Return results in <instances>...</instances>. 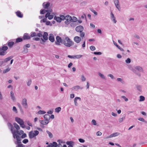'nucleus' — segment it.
<instances>
[{
    "instance_id": "50",
    "label": "nucleus",
    "mask_w": 147,
    "mask_h": 147,
    "mask_svg": "<svg viewBox=\"0 0 147 147\" xmlns=\"http://www.w3.org/2000/svg\"><path fill=\"white\" fill-rule=\"evenodd\" d=\"M90 10L93 13H94V14L96 15H97V13L94 9H90Z\"/></svg>"
},
{
    "instance_id": "58",
    "label": "nucleus",
    "mask_w": 147,
    "mask_h": 147,
    "mask_svg": "<svg viewBox=\"0 0 147 147\" xmlns=\"http://www.w3.org/2000/svg\"><path fill=\"white\" fill-rule=\"evenodd\" d=\"M81 79L82 81L84 82L86 80V78L83 75H82Z\"/></svg>"
},
{
    "instance_id": "49",
    "label": "nucleus",
    "mask_w": 147,
    "mask_h": 147,
    "mask_svg": "<svg viewBox=\"0 0 147 147\" xmlns=\"http://www.w3.org/2000/svg\"><path fill=\"white\" fill-rule=\"evenodd\" d=\"M0 63L1 66L2 65H3V66H5L6 65V64H5V63L4 61V60H3V61H0Z\"/></svg>"
},
{
    "instance_id": "1",
    "label": "nucleus",
    "mask_w": 147,
    "mask_h": 147,
    "mask_svg": "<svg viewBox=\"0 0 147 147\" xmlns=\"http://www.w3.org/2000/svg\"><path fill=\"white\" fill-rule=\"evenodd\" d=\"M56 39V41L55 43L56 45H60V43H61L66 47H70L74 44V42L67 36L65 37V39H62L60 36H57Z\"/></svg>"
},
{
    "instance_id": "31",
    "label": "nucleus",
    "mask_w": 147,
    "mask_h": 147,
    "mask_svg": "<svg viewBox=\"0 0 147 147\" xmlns=\"http://www.w3.org/2000/svg\"><path fill=\"white\" fill-rule=\"evenodd\" d=\"M136 86L137 88V89L140 92H141L142 91V88L141 86L139 85H136Z\"/></svg>"
},
{
    "instance_id": "37",
    "label": "nucleus",
    "mask_w": 147,
    "mask_h": 147,
    "mask_svg": "<svg viewBox=\"0 0 147 147\" xmlns=\"http://www.w3.org/2000/svg\"><path fill=\"white\" fill-rule=\"evenodd\" d=\"M47 10L45 9H42L40 11V14H43L47 12Z\"/></svg>"
},
{
    "instance_id": "25",
    "label": "nucleus",
    "mask_w": 147,
    "mask_h": 147,
    "mask_svg": "<svg viewBox=\"0 0 147 147\" xmlns=\"http://www.w3.org/2000/svg\"><path fill=\"white\" fill-rule=\"evenodd\" d=\"M54 19L56 20L57 22L60 23L61 22V20L60 17L55 16L54 17Z\"/></svg>"
},
{
    "instance_id": "29",
    "label": "nucleus",
    "mask_w": 147,
    "mask_h": 147,
    "mask_svg": "<svg viewBox=\"0 0 147 147\" xmlns=\"http://www.w3.org/2000/svg\"><path fill=\"white\" fill-rule=\"evenodd\" d=\"M13 125L14 127L16 128L17 130H18L20 129V127L19 125L17 124L16 123H13Z\"/></svg>"
},
{
    "instance_id": "24",
    "label": "nucleus",
    "mask_w": 147,
    "mask_h": 147,
    "mask_svg": "<svg viewBox=\"0 0 147 147\" xmlns=\"http://www.w3.org/2000/svg\"><path fill=\"white\" fill-rule=\"evenodd\" d=\"M45 2L44 3L42 4V5L44 8L47 9L49 6L50 3L49 2H47L46 4H45Z\"/></svg>"
},
{
    "instance_id": "13",
    "label": "nucleus",
    "mask_w": 147,
    "mask_h": 147,
    "mask_svg": "<svg viewBox=\"0 0 147 147\" xmlns=\"http://www.w3.org/2000/svg\"><path fill=\"white\" fill-rule=\"evenodd\" d=\"M15 13L18 17L21 18H23V14L20 11L18 10Z\"/></svg>"
},
{
    "instance_id": "62",
    "label": "nucleus",
    "mask_w": 147,
    "mask_h": 147,
    "mask_svg": "<svg viewBox=\"0 0 147 147\" xmlns=\"http://www.w3.org/2000/svg\"><path fill=\"white\" fill-rule=\"evenodd\" d=\"M53 16H54L53 15L50 14L49 17H48V19L49 20H51L53 18Z\"/></svg>"
},
{
    "instance_id": "7",
    "label": "nucleus",
    "mask_w": 147,
    "mask_h": 147,
    "mask_svg": "<svg viewBox=\"0 0 147 147\" xmlns=\"http://www.w3.org/2000/svg\"><path fill=\"white\" fill-rule=\"evenodd\" d=\"M82 55H67V57L71 59H80L81 58Z\"/></svg>"
},
{
    "instance_id": "19",
    "label": "nucleus",
    "mask_w": 147,
    "mask_h": 147,
    "mask_svg": "<svg viewBox=\"0 0 147 147\" xmlns=\"http://www.w3.org/2000/svg\"><path fill=\"white\" fill-rule=\"evenodd\" d=\"M13 58V56H10L5 59L3 60H4V62L6 64L8 61H10Z\"/></svg>"
},
{
    "instance_id": "41",
    "label": "nucleus",
    "mask_w": 147,
    "mask_h": 147,
    "mask_svg": "<svg viewBox=\"0 0 147 147\" xmlns=\"http://www.w3.org/2000/svg\"><path fill=\"white\" fill-rule=\"evenodd\" d=\"M52 145L53 147H57L58 146L57 143L55 142H53V143H52Z\"/></svg>"
},
{
    "instance_id": "64",
    "label": "nucleus",
    "mask_w": 147,
    "mask_h": 147,
    "mask_svg": "<svg viewBox=\"0 0 147 147\" xmlns=\"http://www.w3.org/2000/svg\"><path fill=\"white\" fill-rule=\"evenodd\" d=\"M16 147H25V146L22 144H18Z\"/></svg>"
},
{
    "instance_id": "30",
    "label": "nucleus",
    "mask_w": 147,
    "mask_h": 147,
    "mask_svg": "<svg viewBox=\"0 0 147 147\" xmlns=\"http://www.w3.org/2000/svg\"><path fill=\"white\" fill-rule=\"evenodd\" d=\"M7 125L8 127H11V132H12L13 131V127L12 125L9 122H8L7 123Z\"/></svg>"
},
{
    "instance_id": "51",
    "label": "nucleus",
    "mask_w": 147,
    "mask_h": 147,
    "mask_svg": "<svg viewBox=\"0 0 147 147\" xmlns=\"http://www.w3.org/2000/svg\"><path fill=\"white\" fill-rule=\"evenodd\" d=\"M32 82V81L31 79H29L28 80V81L27 83V85L28 86H29L31 84Z\"/></svg>"
},
{
    "instance_id": "34",
    "label": "nucleus",
    "mask_w": 147,
    "mask_h": 147,
    "mask_svg": "<svg viewBox=\"0 0 147 147\" xmlns=\"http://www.w3.org/2000/svg\"><path fill=\"white\" fill-rule=\"evenodd\" d=\"M47 133L48 134L49 137L51 138L53 137V135L48 130H47L46 131Z\"/></svg>"
},
{
    "instance_id": "18",
    "label": "nucleus",
    "mask_w": 147,
    "mask_h": 147,
    "mask_svg": "<svg viewBox=\"0 0 147 147\" xmlns=\"http://www.w3.org/2000/svg\"><path fill=\"white\" fill-rule=\"evenodd\" d=\"M66 144L69 145L68 146H73L74 144V142L72 141H67L66 142Z\"/></svg>"
},
{
    "instance_id": "5",
    "label": "nucleus",
    "mask_w": 147,
    "mask_h": 147,
    "mask_svg": "<svg viewBox=\"0 0 147 147\" xmlns=\"http://www.w3.org/2000/svg\"><path fill=\"white\" fill-rule=\"evenodd\" d=\"M72 20V18L71 16L69 15H67L66 16V20L65 21V23L66 24L68 25L70 22H71Z\"/></svg>"
},
{
    "instance_id": "48",
    "label": "nucleus",
    "mask_w": 147,
    "mask_h": 147,
    "mask_svg": "<svg viewBox=\"0 0 147 147\" xmlns=\"http://www.w3.org/2000/svg\"><path fill=\"white\" fill-rule=\"evenodd\" d=\"M10 69V68H8L6 69H5L3 71V73L4 74H5L6 73H7L9 71Z\"/></svg>"
},
{
    "instance_id": "22",
    "label": "nucleus",
    "mask_w": 147,
    "mask_h": 147,
    "mask_svg": "<svg viewBox=\"0 0 147 147\" xmlns=\"http://www.w3.org/2000/svg\"><path fill=\"white\" fill-rule=\"evenodd\" d=\"M14 44V42L13 41H9L7 42V45L10 48L12 47Z\"/></svg>"
},
{
    "instance_id": "42",
    "label": "nucleus",
    "mask_w": 147,
    "mask_h": 147,
    "mask_svg": "<svg viewBox=\"0 0 147 147\" xmlns=\"http://www.w3.org/2000/svg\"><path fill=\"white\" fill-rule=\"evenodd\" d=\"M138 119L139 120L141 121L144 122L146 123H147V121H145L144 119L143 118H142V117L139 118H138Z\"/></svg>"
},
{
    "instance_id": "20",
    "label": "nucleus",
    "mask_w": 147,
    "mask_h": 147,
    "mask_svg": "<svg viewBox=\"0 0 147 147\" xmlns=\"http://www.w3.org/2000/svg\"><path fill=\"white\" fill-rule=\"evenodd\" d=\"M1 115L5 121H7L8 119V115L7 113L6 114H2Z\"/></svg>"
},
{
    "instance_id": "63",
    "label": "nucleus",
    "mask_w": 147,
    "mask_h": 147,
    "mask_svg": "<svg viewBox=\"0 0 147 147\" xmlns=\"http://www.w3.org/2000/svg\"><path fill=\"white\" fill-rule=\"evenodd\" d=\"M92 123L94 125H96V121L94 119H93L92 121Z\"/></svg>"
},
{
    "instance_id": "47",
    "label": "nucleus",
    "mask_w": 147,
    "mask_h": 147,
    "mask_svg": "<svg viewBox=\"0 0 147 147\" xmlns=\"http://www.w3.org/2000/svg\"><path fill=\"white\" fill-rule=\"evenodd\" d=\"M20 127H21L22 128H24L25 127V125H24V121L22 122L20 124Z\"/></svg>"
},
{
    "instance_id": "4",
    "label": "nucleus",
    "mask_w": 147,
    "mask_h": 147,
    "mask_svg": "<svg viewBox=\"0 0 147 147\" xmlns=\"http://www.w3.org/2000/svg\"><path fill=\"white\" fill-rule=\"evenodd\" d=\"M39 133V131L37 130L34 131V133L32 131H30L28 134L29 136L30 139H32L38 135Z\"/></svg>"
},
{
    "instance_id": "61",
    "label": "nucleus",
    "mask_w": 147,
    "mask_h": 147,
    "mask_svg": "<svg viewBox=\"0 0 147 147\" xmlns=\"http://www.w3.org/2000/svg\"><path fill=\"white\" fill-rule=\"evenodd\" d=\"M26 136H27V135H26V134L25 133H24L21 136V138H25L26 137Z\"/></svg>"
},
{
    "instance_id": "15",
    "label": "nucleus",
    "mask_w": 147,
    "mask_h": 147,
    "mask_svg": "<svg viewBox=\"0 0 147 147\" xmlns=\"http://www.w3.org/2000/svg\"><path fill=\"white\" fill-rule=\"evenodd\" d=\"M74 40L77 43H79L81 40L80 37L78 36H76L74 38Z\"/></svg>"
},
{
    "instance_id": "14",
    "label": "nucleus",
    "mask_w": 147,
    "mask_h": 147,
    "mask_svg": "<svg viewBox=\"0 0 147 147\" xmlns=\"http://www.w3.org/2000/svg\"><path fill=\"white\" fill-rule=\"evenodd\" d=\"M78 100L80 101L81 100V98L80 97H76L74 98V104L76 106H77L78 105V104L77 102V101Z\"/></svg>"
},
{
    "instance_id": "52",
    "label": "nucleus",
    "mask_w": 147,
    "mask_h": 147,
    "mask_svg": "<svg viewBox=\"0 0 147 147\" xmlns=\"http://www.w3.org/2000/svg\"><path fill=\"white\" fill-rule=\"evenodd\" d=\"M126 63H129L131 62V59L129 58H128L125 61Z\"/></svg>"
},
{
    "instance_id": "3",
    "label": "nucleus",
    "mask_w": 147,
    "mask_h": 147,
    "mask_svg": "<svg viewBox=\"0 0 147 147\" xmlns=\"http://www.w3.org/2000/svg\"><path fill=\"white\" fill-rule=\"evenodd\" d=\"M8 49L7 46H3L0 47V55L4 56L7 53L6 51Z\"/></svg>"
},
{
    "instance_id": "9",
    "label": "nucleus",
    "mask_w": 147,
    "mask_h": 147,
    "mask_svg": "<svg viewBox=\"0 0 147 147\" xmlns=\"http://www.w3.org/2000/svg\"><path fill=\"white\" fill-rule=\"evenodd\" d=\"M84 30V27L80 25L77 26L75 29L78 32H81Z\"/></svg>"
},
{
    "instance_id": "11",
    "label": "nucleus",
    "mask_w": 147,
    "mask_h": 147,
    "mask_svg": "<svg viewBox=\"0 0 147 147\" xmlns=\"http://www.w3.org/2000/svg\"><path fill=\"white\" fill-rule=\"evenodd\" d=\"M114 2L116 8L119 11V9H120V5L119 0H114Z\"/></svg>"
},
{
    "instance_id": "27",
    "label": "nucleus",
    "mask_w": 147,
    "mask_h": 147,
    "mask_svg": "<svg viewBox=\"0 0 147 147\" xmlns=\"http://www.w3.org/2000/svg\"><path fill=\"white\" fill-rule=\"evenodd\" d=\"M49 115L48 114H45L44 116V118L45 119V120L47 121H49V119H48V117L49 118Z\"/></svg>"
},
{
    "instance_id": "23",
    "label": "nucleus",
    "mask_w": 147,
    "mask_h": 147,
    "mask_svg": "<svg viewBox=\"0 0 147 147\" xmlns=\"http://www.w3.org/2000/svg\"><path fill=\"white\" fill-rule=\"evenodd\" d=\"M23 38L21 37H18L16 39L15 43H18L22 42L23 41Z\"/></svg>"
},
{
    "instance_id": "60",
    "label": "nucleus",
    "mask_w": 147,
    "mask_h": 147,
    "mask_svg": "<svg viewBox=\"0 0 147 147\" xmlns=\"http://www.w3.org/2000/svg\"><path fill=\"white\" fill-rule=\"evenodd\" d=\"M90 50L91 51H94L96 49L95 47H94V46H91L90 47Z\"/></svg>"
},
{
    "instance_id": "55",
    "label": "nucleus",
    "mask_w": 147,
    "mask_h": 147,
    "mask_svg": "<svg viewBox=\"0 0 147 147\" xmlns=\"http://www.w3.org/2000/svg\"><path fill=\"white\" fill-rule=\"evenodd\" d=\"M28 142V139H24L22 141V142L25 144H26Z\"/></svg>"
},
{
    "instance_id": "16",
    "label": "nucleus",
    "mask_w": 147,
    "mask_h": 147,
    "mask_svg": "<svg viewBox=\"0 0 147 147\" xmlns=\"http://www.w3.org/2000/svg\"><path fill=\"white\" fill-rule=\"evenodd\" d=\"M12 134H13V137L14 138H15V136H16L17 134H19V131L18 130H15L13 131H13L11 132Z\"/></svg>"
},
{
    "instance_id": "56",
    "label": "nucleus",
    "mask_w": 147,
    "mask_h": 147,
    "mask_svg": "<svg viewBox=\"0 0 147 147\" xmlns=\"http://www.w3.org/2000/svg\"><path fill=\"white\" fill-rule=\"evenodd\" d=\"M87 3V2L86 1H83L82 2H81L80 3V5L81 6H84L86 5Z\"/></svg>"
},
{
    "instance_id": "53",
    "label": "nucleus",
    "mask_w": 147,
    "mask_h": 147,
    "mask_svg": "<svg viewBox=\"0 0 147 147\" xmlns=\"http://www.w3.org/2000/svg\"><path fill=\"white\" fill-rule=\"evenodd\" d=\"M46 24L47 25H50V26H52V24L50 23V22L49 21H46Z\"/></svg>"
},
{
    "instance_id": "33",
    "label": "nucleus",
    "mask_w": 147,
    "mask_h": 147,
    "mask_svg": "<svg viewBox=\"0 0 147 147\" xmlns=\"http://www.w3.org/2000/svg\"><path fill=\"white\" fill-rule=\"evenodd\" d=\"M39 33H37L36 34V36L39 37H40L42 36V32L41 31H39Z\"/></svg>"
},
{
    "instance_id": "40",
    "label": "nucleus",
    "mask_w": 147,
    "mask_h": 147,
    "mask_svg": "<svg viewBox=\"0 0 147 147\" xmlns=\"http://www.w3.org/2000/svg\"><path fill=\"white\" fill-rule=\"evenodd\" d=\"M38 113L39 114H43L45 113L46 112L45 111L40 110L38 111Z\"/></svg>"
},
{
    "instance_id": "43",
    "label": "nucleus",
    "mask_w": 147,
    "mask_h": 147,
    "mask_svg": "<svg viewBox=\"0 0 147 147\" xmlns=\"http://www.w3.org/2000/svg\"><path fill=\"white\" fill-rule=\"evenodd\" d=\"M99 76L102 79H105V77L104 75L101 73H98Z\"/></svg>"
},
{
    "instance_id": "38",
    "label": "nucleus",
    "mask_w": 147,
    "mask_h": 147,
    "mask_svg": "<svg viewBox=\"0 0 147 147\" xmlns=\"http://www.w3.org/2000/svg\"><path fill=\"white\" fill-rule=\"evenodd\" d=\"M27 48H26L24 46L23 48L24 49L23 52L25 53H27L28 52V49Z\"/></svg>"
},
{
    "instance_id": "17",
    "label": "nucleus",
    "mask_w": 147,
    "mask_h": 147,
    "mask_svg": "<svg viewBox=\"0 0 147 147\" xmlns=\"http://www.w3.org/2000/svg\"><path fill=\"white\" fill-rule=\"evenodd\" d=\"M15 121L19 124L24 121L23 120L18 117H15Z\"/></svg>"
},
{
    "instance_id": "54",
    "label": "nucleus",
    "mask_w": 147,
    "mask_h": 147,
    "mask_svg": "<svg viewBox=\"0 0 147 147\" xmlns=\"http://www.w3.org/2000/svg\"><path fill=\"white\" fill-rule=\"evenodd\" d=\"M95 55H101L102 53L100 52H94L93 53Z\"/></svg>"
},
{
    "instance_id": "44",
    "label": "nucleus",
    "mask_w": 147,
    "mask_h": 147,
    "mask_svg": "<svg viewBox=\"0 0 147 147\" xmlns=\"http://www.w3.org/2000/svg\"><path fill=\"white\" fill-rule=\"evenodd\" d=\"M60 17L61 18V20H65L66 16L65 17L63 15H60Z\"/></svg>"
},
{
    "instance_id": "36",
    "label": "nucleus",
    "mask_w": 147,
    "mask_h": 147,
    "mask_svg": "<svg viewBox=\"0 0 147 147\" xmlns=\"http://www.w3.org/2000/svg\"><path fill=\"white\" fill-rule=\"evenodd\" d=\"M140 98L139 101L140 102L144 101L145 99L144 97L142 96H140Z\"/></svg>"
},
{
    "instance_id": "10",
    "label": "nucleus",
    "mask_w": 147,
    "mask_h": 147,
    "mask_svg": "<svg viewBox=\"0 0 147 147\" xmlns=\"http://www.w3.org/2000/svg\"><path fill=\"white\" fill-rule=\"evenodd\" d=\"M22 38L24 40H27L30 38V36L28 33H25L24 34Z\"/></svg>"
},
{
    "instance_id": "8",
    "label": "nucleus",
    "mask_w": 147,
    "mask_h": 147,
    "mask_svg": "<svg viewBox=\"0 0 147 147\" xmlns=\"http://www.w3.org/2000/svg\"><path fill=\"white\" fill-rule=\"evenodd\" d=\"M119 134L118 133V132H115L114 133H113L111 134L110 135L107 136H106L105 138V139H108L111 138L113 137H115V136H118Z\"/></svg>"
},
{
    "instance_id": "39",
    "label": "nucleus",
    "mask_w": 147,
    "mask_h": 147,
    "mask_svg": "<svg viewBox=\"0 0 147 147\" xmlns=\"http://www.w3.org/2000/svg\"><path fill=\"white\" fill-rule=\"evenodd\" d=\"M15 144H21L22 142H21V140H17L16 142H15Z\"/></svg>"
},
{
    "instance_id": "12",
    "label": "nucleus",
    "mask_w": 147,
    "mask_h": 147,
    "mask_svg": "<svg viewBox=\"0 0 147 147\" xmlns=\"http://www.w3.org/2000/svg\"><path fill=\"white\" fill-rule=\"evenodd\" d=\"M49 39L51 42H54L55 39L54 36L52 34H50L49 35Z\"/></svg>"
},
{
    "instance_id": "21",
    "label": "nucleus",
    "mask_w": 147,
    "mask_h": 147,
    "mask_svg": "<svg viewBox=\"0 0 147 147\" xmlns=\"http://www.w3.org/2000/svg\"><path fill=\"white\" fill-rule=\"evenodd\" d=\"M41 123V124L43 125H45L47 124H48L49 121H46L45 120H40L39 121Z\"/></svg>"
},
{
    "instance_id": "28",
    "label": "nucleus",
    "mask_w": 147,
    "mask_h": 147,
    "mask_svg": "<svg viewBox=\"0 0 147 147\" xmlns=\"http://www.w3.org/2000/svg\"><path fill=\"white\" fill-rule=\"evenodd\" d=\"M135 69L137 70L143 72V69L142 67L140 66H136L135 67Z\"/></svg>"
},
{
    "instance_id": "46",
    "label": "nucleus",
    "mask_w": 147,
    "mask_h": 147,
    "mask_svg": "<svg viewBox=\"0 0 147 147\" xmlns=\"http://www.w3.org/2000/svg\"><path fill=\"white\" fill-rule=\"evenodd\" d=\"M36 36V32H31V35L30 36L31 37H32L34 36Z\"/></svg>"
},
{
    "instance_id": "32",
    "label": "nucleus",
    "mask_w": 147,
    "mask_h": 147,
    "mask_svg": "<svg viewBox=\"0 0 147 147\" xmlns=\"http://www.w3.org/2000/svg\"><path fill=\"white\" fill-rule=\"evenodd\" d=\"M80 89V86L77 85L76 86H74L72 88V90H77L78 89Z\"/></svg>"
},
{
    "instance_id": "59",
    "label": "nucleus",
    "mask_w": 147,
    "mask_h": 147,
    "mask_svg": "<svg viewBox=\"0 0 147 147\" xmlns=\"http://www.w3.org/2000/svg\"><path fill=\"white\" fill-rule=\"evenodd\" d=\"M108 76L111 77V78L112 79H115V78L113 76L112 74H110L108 75Z\"/></svg>"
},
{
    "instance_id": "26",
    "label": "nucleus",
    "mask_w": 147,
    "mask_h": 147,
    "mask_svg": "<svg viewBox=\"0 0 147 147\" xmlns=\"http://www.w3.org/2000/svg\"><path fill=\"white\" fill-rule=\"evenodd\" d=\"M10 96L11 97V99L14 101L15 100V98L14 96V93L12 91L10 92Z\"/></svg>"
},
{
    "instance_id": "57",
    "label": "nucleus",
    "mask_w": 147,
    "mask_h": 147,
    "mask_svg": "<svg viewBox=\"0 0 147 147\" xmlns=\"http://www.w3.org/2000/svg\"><path fill=\"white\" fill-rule=\"evenodd\" d=\"M125 117H123L122 118L119 119V122L121 123L123 121V120L125 119Z\"/></svg>"
},
{
    "instance_id": "35",
    "label": "nucleus",
    "mask_w": 147,
    "mask_h": 147,
    "mask_svg": "<svg viewBox=\"0 0 147 147\" xmlns=\"http://www.w3.org/2000/svg\"><path fill=\"white\" fill-rule=\"evenodd\" d=\"M61 108L60 107H58L55 109V111L56 112L58 113L61 111Z\"/></svg>"
},
{
    "instance_id": "6",
    "label": "nucleus",
    "mask_w": 147,
    "mask_h": 147,
    "mask_svg": "<svg viewBox=\"0 0 147 147\" xmlns=\"http://www.w3.org/2000/svg\"><path fill=\"white\" fill-rule=\"evenodd\" d=\"M22 104L24 107L25 109H27L28 108L27 100L26 98H24L22 99Z\"/></svg>"
},
{
    "instance_id": "45",
    "label": "nucleus",
    "mask_w": 147,
    "mask_h": 147,
    "mask_svg": "<svg viewBox=\"0 0 147 147\" xmlns=\"http://www.w3.org/2000/svg\"><path fill=\"white\" fill-rule=\"evenodd\" d=\"M77 21V18L75 17H73V18H72V20H71V22H76Z\"/></svg>"
},
{
    "instance_id": "2",
    "label": "nucleus",
    "mask_w": 147,
    "mask_h": 147,
    "mask_svg": "<svg viewBox=\"0 0 147 147\" xmlns=\"http://www.w3.org/2000/svg\"><path fill=\"white\" fill-rule=\"evenodd\" d=\"M48 34L47 32H44L42 34V38H40L41 41L40 42L41 44L43 45L46 41L48 40Z\"/></svg>"
}]
</instances>
